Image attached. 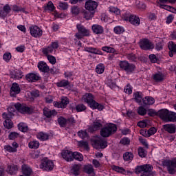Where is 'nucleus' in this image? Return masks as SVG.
<instances>
[{"mask_svg":"<svg viewBox=\"0 0 176 176\" xmlns=\"http://www.w3.org/2000/svg\"><path fill=\"white\" fill-rule=\"evenodd\" d=\"M29 148H30V149H38L39 148V142L33 140L29 142Z\"/></svg>","mask_w":176,"mask_h":176,"instance_id":"obj_35","label":"nucleus"},{"mask_svg":"<svg viewBox=\"0 0 176 176\" xmlns=\"http://www.w3.org/2000/svg\"><path fill=\"white\" fill-rule=\"evenodd\" d=\"M85 102H87L92 109H97L98 111H102L104 105L99 104L94 100V96L91 94H86L83 96Z\"/></svg>","mask_w":176,"mask_h":176,"instance_id":"obj_1","label":"nucleus"},{"mask_svg":"<svg viewBox=\"0 0 176 176\" xmlns=\"http://www.w3.org/2000/svg\"><path fill=\"white\" fill-rule=\"evenodd\" d=\"M124 93H126L127 94H131L133 93V89H131V86H130V84H128L126 87L124 89Z\"/></svg>","mask_w":176,"mask_h":176,"instance_id":"obj_60","label":"nucleus"},{"mask_svg":"<svg viewBox=\"0 0 176 176\" xmlns=\"http://www.w3.org/2000/svg\"><path fill=\"white\" fill-rule=\"evenodd\" d=\"M146 109L142 106L139 107L138 109V113L141 116H145V115H146Z\"/></svg>","mask_w":176,"mask_h":176,"instance_id":"obj_46","label":"nucleus"},{"mask_svg":"<svg viewBox=\"0 0 176 176\" xmlns=\"http://www.w3.org/2000/svg\"><path fill=\"white\" fill-rule=\"evenodd\" d=\"M120 142L122 145H130V139H129V138H124L120 140Z\"/></svg>","mask_w":176,"mask_h":176,"instance_id":"obj_59","label":"nucleus"},{"mask_svg":"<svg viewBox=\"0 0 176 176\" xmlns=\"http://www.w3.org/2000/svg\"><path fill=\"white\" fill-rule=\"evenodd\" d=\"M102 50H103V52H107V53H113V54H118V52L116 51V50H115V48L108 46L102 47Z\"/></svg>","mask_w":176,"mask_h":176,"instance_id":"obj_32","label":"nucleus"},{"mask_svg":"<svg viewBox=\"0 0 176 176\" xmlns=\"http://www.w3.org/2000/svg\"><path fill=\"white\" fill-rule=\"evenodd\" d=\"M30 34L32 36H34V38H41V36L42 34H43V32L40 29L39 27L36 25H33L30 28Z\"/></svg>","mask_w":176,"mask_h":176,"instance_id":"obj_10","label":"nucleus"},{"mask_svg":"<svg viewBox=\"0 0 176 176\" xmlns=\"http://www.w3.org/2000/svg\"><path fill=\"white\" fill-rule=\"evenodd\" d=\"M11 78L12 79H21L23 78V76L19 73V72H16L14 73L11 74Z\"/></svg>","mask_w":176,"mask_h":176,"instance_id":"obj_51","label":"nucleus"},{"mask_svg":"<svg viewBox=\"0 0 176 176\" xmlns=\"http://www.w3.org/2000/svg\"><path fill=\"white\" fill-rule=\"evenodd\" d=\"M135 100L138 104H141L144 101L143 96L142 92H135L133 94Z\"/></svg>","mask_w":176,"mask_h":176,"instance_id":"obj_28","label":"nucleus"},{"mask_svg":"<svg viewBox=\"0 0 176 176\" xmlns=\"http://www.w3.org/2000/svg\"><path fill=\"white\" fill-rule=\"evenodd\" d=\"M102 127V124L100 122V120L94 122L92 126H91L88 129V131L89 133H94V131H97V130H100Z\"/></svg>","mask_w":176,"mask_h":176,"instance_id":"obj_15","label":"nucleus"},{"mask_svg":"<svg viewBox=\"0 0 176 176\" xmlns=\"http://www.w3.org/2000/svg\"><path fill=\"white\" fill-rule=\"evenodd\" d=\"M164 79V76H163L162 74H156L153 75V80L155 82H162Z\"/></svg>","mask_w":176,"mask_h":176,"instance_id":"obj_41","label":"nucleus"},{"mask_svg":"<svg viewBox=\"0 0 176 176\" xmlns=\"http://www.w3.org/2000/svg\"><path fill=\"white\" fill-rule=\"evenodd\" d=\"M45 10L53 12V10H54V5H53V2L49 1L47 6L45 7Z\"/></svg>","mask_w":176,"mask_h":176,"instance_id":"obj_50","label":"nucleus"},{"mask_svg":"<svg viewBox=\"0 0 176 176\" xmlns=\"http://www.w3.org/2000/svg\"><path fill=\"white\" fill-rule=\"evenodd\" d=\"M18 129L23 133H27L28 131V126L23 122H21L18 124Z\"/></svg>","mask_w":176,"mask_h":176,"instance_id":"obj_34","label":"nucleus"},{"mask_svg":"<svg viewBox=\"0 0 176 176\" xmlns=\"http://www.w3.org/2000/svg\"><path fill=\"white\" fill-rule=\"evenodd\" d=\"M47 60L51 64H54L56 63V58L52 55H47Z\"/></svg>","mask_w":176,"mask_h":176,"instance_id":"obj_64","label":"nucleus"},{"mask_svg":"<svg viewBox=\"0 0 176 176\" xmlns=\"http://www.w3.org/2000/svg\"><path fill=\"white\" fill-rule=\"evenodd\" d=\"M38 68L41 72H49V66L43 61H41L38 63Z\"/></svg>","mask_w":176,"mask_h":176,"instance_id":"obj_21","label":"nucleus"},{"mask_svg":"<svg viewBox=\"0 0 176 176\" xmlns=\"http://www.w3.org/2000/svg\"><path fill=\"white\" fill-rule=\"evenodd\" d=\"M4 127L8 130L13 127V122L10 119H6L3 122Z\"/></svg>","mask_w":176,"mask_h":176,"instance_id":"obj_37","label":"nucleus"},{"mask_svg":"<svg viewBox=\"0 0 176 176\" xmlns=\"http://www.w3.org/2000/svg\"><path fill=\"white\" fill-rule=\"evenodd\" d=\"M143 104L144 105H153L155 104V99L151 96H146L143 99Z\"/></svg>","mask_w":176,"mask_h":176,"instance_id":"obj_27","label":"nucleus"},{"mask_svg":"<svg viewBox=\"0 0 176 176\" xmlns=\"http://www.w3.org/2000/svg\"><path fill=\"white\" fill-rule=\"evenodd\" d=\"M20 91H21V89H20V86L19 85V84L14 82L12 85L10 92L11 97H16L17 94H20Z\"/></svg>","mask_w":176,"mask_h":176,"instance_id":"obj_11","label":"nucleus"},{"mask_svg":"<svg viewBox=\"0 0 176 176\" xmlns=\"http://www.w3.org/2000/svg\"><path fill=\"white\" fill-rule=\"evenodd\" d=\"M84 17L86 19V20H90V19H93L94 17V12L93 11H85L84 12Z\"/></svg>","mask_w":176,"mask_h":176,"instance_id":"obj_36","label":"nucleus"},{"mask_svg":"<svg viewBox=\"0 0 176 176\" xmlns=\"http://www.w3.org/2000/svg\"><path fill=\"white\" fill-rule=\"evenodd\" d=\"M69 104V100H68V98L63 97L61 98V101L60 102V108H66Z\"/></svg>","mask_w":176,"mask_h":176,"instance_id":"obj_33","label":"nucleus"},{"mask_svg":"<svg viewBox=\"0 0 176 176\" xmlns=\"http://www.w3.org/2000/svg\"><path fill=\"white\" fill-rule=\"evenodd\" d=\"M152 170H153V166L150 164H144L137 166L135 169V173L141 174L140 176H151L152 175Z\"/></svg>","mask_w":176,"mask_h":176,"instance_id":"obj_2","label":"nucleus"},{"mask_svg":"<svg viewBox=\"0 0 176 176\" xmlns=\"http://www.w3.org/2000/svg\"><path fill=\"white\" fill-rule=\"evenodd\" d=\"M164 130L169 133V134H175V124H166L162 126Z\"/></svg>","mask_w":176,"mask_h":176,"instance_id":"obj_16","label":"nucleus"},{"mask_svg":"<svg viewBox=\"0 0 176 176\" xmlns=\"http://www.w3.org/2000/svg\"><path fill=\"white\" fill-rule=\"evenodd\" d=\"M91 30L94 34H96V35H101L104 34V28L100 25H93L91 27Z\"/></svg>","mask_w":176,"mask_h":176,"instance_id":"obj_18","label":"nucleus"},{"mask_svg":"<svg viewBox=\"0 0 176 176\" xmlns=\"http://www.w3.org/2000/svg\"><path fill=\"white\" fill-rule=\"evenodd\" d=\"M8 170L11 175H14L19 171V166L17 165L8 166Z\"/></svg>","mask_w":176,"mask_h":176,"instance_id":"obj_29","label":"nucleus"},{"mask_svg":"<svg viewBox=\"0 0 176 176\" xmlns=\"http://www.w3.org/2000/svg\"><path fill=\"white\" fill-rule=\"evenodd\" d=\"M170 111H168L166 109H162L157 112V115L162 119L164 120V122H167V118L168 117V113Z\"/></svg>","mask_w":176,"mask_h":176,"instance_id":"obj_17","label":"nucleus"},{"mask_svg":"<svg viewBox=\"0 0 176 176\" xmlns=\"http://www.w3.org/2000/svg\"><path fill=\"white\" fill-rule=\"evenodd\" d=\"M109 12L114 13L115 14H120V10L115 7H110Z\"/></svg>","mask_w":176,"mask_h":176,"instance_id":"obj_58","label":"nucleus"},{"mask_svg":"<svg viewBox=\"0 0 176 176\" xmlns=\"http://www.w3.org/2000/svg\"><path fill=\"white\" fill-rule=\"evenodd\" d=\"M162 164L163 166H165V167H167V170L169 174H175L176 158L173 159L172 160H164L162 161Z\"/></svg>","mask_w":176,"mask_h":176,"instance_id":"obj_4","label":"nucleus"},{"mask_svg":"<svg viewBox=\"0 0 176 176\" xmlns=\"http://www.w3.org/2000/svg\"><path fill=\"white\" fill-rule=\"evenodd\" d=\"M76 28L79 34H82V36H89L90 35L89 30L86 29L82 24H78Z\"/></svg>","mask_w":176,"mask_h":176,"instance_id":"obj_19","label":"nucleus"},{"mask_svg":"<svg viewBox=\"0 0 176 176\" xmlns=\"http://www.w3.org/2000/svg\"><path fill=\"white\" fill-rule=\"evenodd\" d=\"M112 169L113 171H116V173H120L121 174H126V170L122 167L113 166Z\"/></svg>","mask_w":176,"mask_h":176,"instance_id":"obj_47","label":"nucleus"},{"mask_svg":"<svg viewBox=\"0 0 176 176\" xmlns=\"http://www.w3.org/2000/svg\"><path fill=\"white\" fill-rule=\"evenodd\" d=\"M54 168V163L53 161L44 160L41 161V164H40V168L44 170L45 171H52Z\"/></svg>","mask_w":176,"mask_h":176,"instance_id":"obj_8","label":"nucleus"},{"mask_svg":"<svg viewBox=\"0 0 176 176\" xmlns=\"http://www.w3.org/2000/svg\"><path fill=\"white\" fill-rule=\"evenodd\" d=\"M98 3L94 1L89 0L85 3V9L91 12H94L97 9Z\"/></svg>","mask_w":176,"mask_h":176,"instance_id":"obj_14","label":"nucleus"},{"mask_svg":"<svg viewBox=\"0 0 176 176\" xmlns=\"http://www.w3.org/2000/svg\"><path fill=\"white\" fill-rule=\"evenodd\" d=\"M71 173L73 175L78 176L80 174V166L78 164H75L71 169Z\"/></svg>","mask_w":176,"mask_h":176,"instance_id":"obj_26","label":"nucleus"},{"mask_svg":"<svg viewBox=\"0 0 176 176\" xmlns=\"http://www.w3.org/2000/svg\"><path fill=\"white\" fill-rule=\"evenodd\" d=\"M116 130H118L116 124H111L101 129L100 135L104 138L109 137V135H111L113 133H116Z\"/></svg>","mask_w":176,"mask_h":176,"instance_id":"obj_3","label":"nucleus"},{"mask_svg":"<svg viewBox=\"0 0 176 176\" xmlns=\"http://www.w3.org/2000/svg\"><path fill=\"white\" fill-rule=\"evenodd\" d=\"M62 157L66 160V162H72L74 160V153L69 150L63 151L61 153Z\"/></svg>","mask_w":176,"mask_h":176,"instance_id":"obj_13","label":"nucleus"},{"mask_svg":"<svg viewBox=\"0 0 176 176\" xmlns=\"http://www.w3.org/2000/svg\"><path fill=\"white\" fill-rule=\"evenodd\" d=\"M14 107L16 109L20 112L21 113H28V115H31L32 112H34V110L32 108L28 107L27 104H21V103H16L14 104Z\"/></svg>","mask_w":176,"mask_h":176,"instance_id":"obj_6","label":"nucleus"},{"mask_svg":"<svg viewBox=\"0 0 176 176\" xmlns=\"http://www.w3.org/2000/svg\"><path fill=\"white\" fill-rule=\"evenodd\" d=\"M4 149H5V151H7V152H10V153L17 152V149H16L15 148H13L10 145L4 146Z\"/></svg>","mask_w":176,"mask_h":176,"instance_id":"obj_52","label":"nucleus"},{"mask_svg":"<svg viewBox=\"0 0 176 176\" xmlns=\"http://www.w3.org/2000/svg\"><path fill=\"white\" fill-rule=\"evenodd\" d=\"M71 12L72 14H74V16H78V14H79V12H80V10L79 9V7L76 6H73L71 8Z\"/></svg>","mask_w":176,"mask_h":176,"instance_id":"obj_48","label":"nucleus"},{"mask_svg":"<svg viewBox=\"0 0 176 176\" xmlns=\"http://www.w3.org/2000/svg\"><path fill=\"white\" fill-rule=\"evenodd\" d=\"M126 58L128 60H130V61H135V60H137V57H135V54H127Z\"/></svg>","mask_w":176,"mask_h":176,"instance_id":"obj_63","label":"nucleus"},{"mask_svg":"<svg viewBox=\"0 0 176 176\" xmlns=\"http://www.w3.org/2000/svg\"><path fill=\"white\" fill-rule=\"evenodd\" d=\"M3 58L4 60L8 63V61L10 60V58H12V54L10 52L5 53L3 56Z\"/></svg>","mask_w":176,"mask_h":176,"instance_id":"obj_56","label":"nucleus"},{"mask_svg":"<svg viewBox=\"0 0 176 176\" xmlns=\"http://www.w3.org/2000/svg\"><path fill=\"white\" fill-rule=\"evenodd\" d=\"M83 171L85 174H88L89 175L91 174L94 175V168L91 164L85 165L83 167Z\"/></svg>","mask_w":176,"mask_h":176,"instance_id":"obj_22","label":"nucleus"},{"mask_svg":"<svg viewBox=\"0 0 176 176\" xmlns=\"http://www.w3.org/2000/svg\"><path fill=\"white\" fill-rule=\"evenodd\" d=\"M119 65L120 67L125 71L128 74H133L135 69V65L129 63L126 60H121Z\"/></svg>","mask_w":176,"mask_h":176,"instance_id":"obj_5","label":"nucleus"},{"mask_svg":"<svg viewBox=\"0 0 176 176\" xmlns=\"http://www.w3.org/2000/svg\"><path fill=\"white\" fill-rule=\"evenodd\" d=\"M58 123L60 127H65L67 126V119L60 117L58 118Z\"/></svg>","mask_w":176,"mask_h":176,"instance_id":"obj_42","label":"nucleus"},{"mask_svg":"<svg viewBox=\"0 0 176 176\" xmlns=\"http://www.w3.org/2000/svg\"><path fill=\"white\" fill-rule=\"evenodd\" d=\"M74 159L78 160V162H82V160H83V155H82L80 153L74 152L73 153V160Z\"/></svg>","mask_w":176,"mask_h":176,"instance_id":"obj_39","label":"nucleus"},{"mask_svg":"<svg viewBox=\"0 0 176 176\" xmlns=\"http://www.w3.org/2000/svg\"><path fill=\"white\" fill-rule=\"evenodd\" d=\"M168 47L170 52L176 53V44H174L173 41L168 43Z\"/></svg>","mask_w":176,"mask_h":176,"instance_id":"obj_49","label":"nucleus"},{"mask_svg":"<svg viewBox=\"0 0 176 176\" xmlns=\"http://www.w3.org/2000/svg\"><path fill=\"white\" fill-rule=\"evenodd\" d=\"M134 155L131 153L126 152L124 154L123 158L125 162H129V160H133Z\"/></svg>","mask_w":176,"mask_h":176,"instance_id":"obj_40","label":"nucleus"},{"mask_svg":"<svg viewBox=\"0 0 176 176\" xmlns=\"http://www.w3.org/2000/svg\"><path fill=\"white\" fill-rule=\"evenodd\" d=\"M58 6L63 10H67L68 9V3L66 2H60Z\"/></svg>","mask_w":176,"mask_h":176,"instance_id":"obj_57","label":"nucleus"},{"mask_svg":"<svg viewBox=\"0 0 176 176\" xmlns=\"http://www.w3.org/2000/svg\"><path fill=\"white\" fill-rule=\"evenodd\" d=\"M107 146H108L107 141L102 138L97 139L94 142V148L96 149H100H100H104Z\"/></svg>","mask_w":176,"mask_h":176,"instance_id":"obj_9","label":"nucleus"},{"mask_svg":"<svg viewBox=\"0 0 176 176\" xmlns=\"http://www.w3.org/2000/svg\"><path fill=\"white\" fill-rule=\"evenodd\" d=\"M124 20L125 21H129V23L133 25H140V18L135 15H130L129 16H126Z\"/></svg>","mask_w":176,"mask_h":176,"instance_id":"obj_12","label":"nucleus"},{"mask_svg":"<svg viewBox=\"0 0 176 176\" xmlns=\"http://www.w3.org/2000/svg\"><path fill=\"white\" fill-rule=\"evenodd\" d=\"M114 32L116 34H123L124 29L122 26H116L114 28Z\"/></svg>","mask_w":176,"mask_h":176,"instance_id":"obj_55","label":"nucleus"},{"mask_svg":"<svg viewBox=\"0 0 176 176\" xmlns=\"http://www.w3.org/2000/svg\"><path fill=\"white\" fill-rule=\"evenodd\" d=\"M76 109L77 112H82V111H86V106L83 104H80L76 106Z\"/></svg>","mask_w":176,"mask_h":176,"instance_id":"obj_53","label":"nucleus"},{"mask_svg":"<svg viewBox=\"0 0 176 176\" xmlns=\"http://www.w3.org/2000/svg\"><path fill=\"white\" fill-rule=\"evenodd\" d=\"M139 46L142 50H152V49H155V45L148 38L140 40Z\"/></svg>","mask_w":176,"mask_h":176,"instance_id":"obj_7","label":"nucleus"},{"mask_svg":"<svg viewBox=\"0 0 176 176\" xmlns=\"http://www.w3.org/2000/svg\"><path fill=\"white\" fill-rule=\"evenodd\" d=\"M36 137L38 140H40L41 141H47V140H49V134L43 132L37 133Z\"/></svg>","mask_w":176,"mask_h":176,"instance_id":"obj_30","label":"nucleus"},{"mask_svg":"<svg viewBox=\"0 0 176 176\" xmlns=\"http://www.w3.org/2000/svg\"><path fill=\"white\" fill-rule=\"evenodd\" d=\"M26 79L28 82H36V80H39V76L34 73H31L26 76Z\"/></svg>","mask_w":176,"mask_h":176,"instance_id":"obj_25","label":"nucleus"},{"mask_svg":"<svg viewBox=\"0 0 176 176\" xmlns=\"http://www.w3.org/2000/svg\"><path fill=\"white\" fill-rule=\"evenodd\" d=\"M43 114L46 118H52V116H56L57 115V111L45 108L43 109Z\"/></svg>","mask_w":176,"mask_h":176,"instance_id":"obj_24","label":"nucleus"},{"mask_svg":"<svg viewBox=\"0 0 176 176\" xmlns=\"http://www.w3.org/2000/svg\"><path fill=\"white\" fill-rule=\"evenodd\" d=\"M54 51V50L51 46L43 49V54H45V56H49V54L53 53Z\"/></svg>","mask_w":176,"mask_h":176,"instance_id":"obj_45","label":"nucleus"},{"mask_svg":"<svg viewBox=\"0 0 176 176\" xmlns=\"http://www.w3.org/2000/svg\"><path fill=\"white\" fill-rule=\"evenodd\" d=\"M166 122H176V113L173 111H169L168 114V118Z\"/></svg>","mask_w":176,"mask_h":176,"instance_id":"obj_31","label":"nucleus"},{"mask_svg":"<svg viewBox=\"0 0 176 176\" xmlns=\"http://www.w3.org/2000/svg\"><path fill=\"white\" fill-rule=\"evenodd\" d=\"M160 8H161L162 9H165V10L172 12V13H176V9L171 6L160 4Z\"/></svg>","mask_w":176,"mask_h":176,"instance_id":"obj_38","label":"nucleus"},{"mask_svg":"<svg viewBox=\"0 0 176 176\" xmlns=\"http://www.w3.org/2000/svg\"><path fill=\"white\" fill-rule=\"evenodd\" d=\"M69 82L67 80H63L56 83V86H58V87H67V86H69Z\"/></svg>","mask_w":176,"mask_h":176,"instance_id":"obj_44","label":"nucleus"},{"mask_svg":"<svg viewBox=\"0 0 176 176\" xmlns=\"http://www.w3.org/2000/svg\"><path fill=\"white\" fill-rule=\"evenodd\" d=\"M78 135L80 137V138H86V137H87V132H86V131H78Z\"/></svg>","mask_w":176,"mask_h":176,"instance_id":"obj_62","label":"nucleus"},{"mask_svg":"<svg viewBox=\"0 0 176 176\" xmlns=\"http://www.w3.org/2000/svg\"><path fill=\"white\" fill-rule=\"evenodd\" d=\"M105 69V67L104 66V64L100 63L96 66V72L98 74H102Z\"/></svg>","mask_w":176,"mask_h":176,"instance_id":"obj_43","label":"nucleus"},{"mask_svg":"<svg viewBox=\"0 0 176 176\" xmlns=\"http://www.w3.org/2000/svg\"><path fill=\"white\" fill-rule=\"evenodd\" d=\"M138 152L140 157H145L146 156V152H145V150L142 147L139 148Z\"/></svg>","mask_w":176,"mask_h":176,"instance_id":"obj_54","label":"nucleus"},{"mask_svg":"<svg viewBox=\"0 0 176 176\" xmlns=\"http://www.w3.org/2000/svg\"><path fill=\"white\" fill-rule=\"evenodd\" d=\"M10 10H12L10 6L6 4L3 6V10L0 11V17H6L10 13Z\"/></svg>","mask_w":176,"mask_h":176,"instance_id":"obj_20","label":"nucleus"},{"mask_svg":"<svg viewBox=\"0 0 176 176\" xmlns=\"http://www.w3.org/2000/svg\"><path fill=\"white\" fill-rule=\"evenodd\" d=\"M19 133L17 132H11L9 135L10 140H16V138H18Z\"/></svg>","mask_w":176,"mask_h":176,"instance_id":"obj_61","label":"nucleus"},{"mask_svg":"<svg viewBox=\"0 0 176 176\" xmlns=\"http://www.w3.org/2000/svg\"><path fill=\"white\" fill-rule=\"evenodd\" d=\"M22 173L25 176H30L32 173V169L28 165L23 164L21 166Z\"/></svg>","mask_w":176,"mask_h":176,"instance_id":"obj_23","label":"nucleus"}]
</instances>
